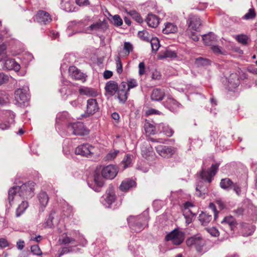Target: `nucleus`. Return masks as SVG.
I'll use <instances>...</instances> for the list:
<instances>
[{"mask_svg": "<svg viewBox=\"0 0 257 257\" xmlns=\"http://www.w3.org/2000/svg\"><path fill=\"white\" fill-rule=\"evenodd\" d=\"M209 208L212 210L214 213V219L216 220L217 217V211L215 205L213 203H210L209 204Z\"/></svg>", "mask_w": 257, "mask_h": 257, "instance_id": "0e129e2a", "label": "nucleus"}, {"mask_svg": "<svg viewBox=\"0 0 257 257\" xmlns=\"http://www.w3.org/2000/svg\"><path fill=\"white\" fill-rule=\"evenodd\" d=\"M4 68L9 70H14L15 71H18L20 69L21 66L15 59H8L5 61Z\"/></svg>", "mask_w": 257, "mask_h": 257, "instance_id": "dca6fc26", "label": "nucleus"}, {"mask_svg": "<svg viewBox=\"0 0 257 257\" xmlns=\"http://www.w3.org/2000/svg\"><path fill=\"white\" fill-rule=\"evenodd\" d=\"M68 131L74 135L84 136L88 134V131L83 123L77 122L70 123L68 126Z\"/></svg>", "mask_w": 257, "mask_h": 257, "instance_id": "6e6552de", "label": "nucleus"}, {"mask_svg": "<svg viewBox=\"0 0 257 257\" xmlns=\"http://www.w3.org/2000/svg\"><path fill=\"white\" fill-rule=\"evenodd\" d=\"M118 152L119 151L117 150L110 152L106 155L105 157L106 160L107 161L113 160L116 157Z\"/></svg>", "mask_w": 257, "mask_h": 257, "instance_id": "864d4df0", "label": "nucleus"}, {"mask_svg": "<svg viewBox=\"0 0 257 257\" xmlns=\"http://www.w3.org/2000/svg\"><path fill=\"white\" fill-rule=\"evenodd\" d=\"M219 166V164H213L208 170H206L203 167L200 174L202 180L207 182L208 184L210 183L212 178L217 173Z\"/></svg>", "mask_w": 257, "mask_h": 257, "instance_id": "20e7f679", "label": "nucleus"}, {"mask_svg": "<svg viewBox=\"0 0 257 257\" xmlns=\"http://www.w3.org/2000/svg\"><path fill=\"white\" fill-rule=\"evenodd\" d=\"M9 80V76L3 72L0 73V85L7 83Z\"/></svg>", "mask_w": 257, "mask_h": 257, "instance_id": "bf43d9fd", "label": "nucleus"}, {"mask_svg": "<svg viewBox=\"0 0 257 257\" xmlns=\"http://www.w3.org/2000/svg\"><path fill=\"white\" fill-rule=\"evenodd\" d=\"M102 23L100 21L97 22L87 27L85 30V32L90 33L91 31H98L102 27Z\"/></svg>", "mask_w": 257, "mask_h": 257, "instance_id": "c9c22d12", "label": "nucleus"}, {"mask_svg": "<svg viewBox=\"0 0 257 257\" xmlns=\"http://www.w3.org/2000/svg\"><path fill=\"white\" fill-rule=\"evenodd\" d=\"M136 185V182L132 179H126L122 181L119 189L122 191H127Z\"/></svg>", "mask_w": 257, "mask_h": 257, "instance_id": "412c9836", "label": "nucleus"}, {"mask_svg": "<svg viewBox=\"0 0 257 257\" xmlns=\"http://www.w3.org/2000/svg\"><path fill=\"white\" fill-rule=\"evenodd\" d=\"M99 109L97 100L95 98H90L87 101L86 110L85 115L88 116L93 115L98 111Z\"/></svg>", "mask_w": 257, "mask_h": 257, "instance_id": "9d476101", "label": "nucleus"}, {"mask_svg": "<svg viewBox=\"0 0 257 257\" xmlns=\"http://www.w3.org/2000/svg\"><path fill=\"white\" fill-rule=\"evenodd\" d=\"M156 149L158 154L164 158L171 157L175 153V149L171 147L159 146Z\"/></svg>", "mask_w": 257, "mask_h": 257, "instance_id": "2eb2a0df", "label": "nucleus"}, {"mask_svg": "<svg viewBox=\"0 0 257 257\" xmlns=\"http://www.w3.org/2000/svg\"><path fill=\"white\" fill-rule=\"evenodd\" d=\"M94 181L95 184L99 187L102 186L103 185V182L101 177L97 174L94 175Z\"/></svg>", "mask_w": 257, "mask_h": 257, "instance_id": "5fc2aeb1", "label": "nucleus"}, {"mask_svg": "<svg viewBox=\"0 0 257 257\" xmlns=\"http://www.w3.org/2000/svg\"><path fill=\"white\" fill-rule=\"evenodd\" d=\"M116 71L117 73L121 74L122 72V66L121 62L120 59L119 57H117L116 59Z\"/></svg>", "mask_w": 257, "mask_h": 257, "instance_id": "6e6d98bb", "label": "nucleus"}, {"mask_svg": "<svg viewBox=\"0 0 257 257\" xmlns=\"http://www.w3.org/2000/svg\"><path fill=\"white\" fill-rule=\"evenodd\" d=\"M202 39L204 44L208 46H212L213 44L216 41V36L212 33H209L208 34L203 35Z\"/></svg>", "mask_w": 257, "mask_h": 257, "instance_id": "bb28decb", "label": "nucleus"}, {"mask_svg": "<svg viewBox=\"0 0 257 257\" xmlns=\"http://www.w3.org/2000/svg\"><path fill=\"white\" fill-rule=\"evenodd\" d=\"M240 226V233L243 236L250 235L255 230L254 226L245 223H242Z\"/></svg>", "mask_w": 257, "mask_h": 257, "instance_id": "f3484780", "label": "nucleus"}, {"mask_svg": "<svg viewBox=\"0 0 257 257\" xmlns=\"http://www.w3.org/2000/svg\"><path fill=\"white\" fill-rule=\"evenodd\" d=\"M112 22L115 26H120L122 24V20L118 15H115L112 17Z\"/></svg>", "mask_w": 257, "mask_h": 257, "instance_id": "09e8293b", "label": "nucleus"}, {"mask_svg": "<svg viewBox=\"0 0 257 257\" xmlns=\"http://www.w3.org/2000/svg\"><path fill=\"white\" fill-rule=\"evenodd\" d=\"M255 16V13L254 9H250L248 12L244 16V18L246 20L252 19Z\"/></svg>", "mask_w": 257, "mask_h": 257, "instance_id": "4d7b16f0", "label": "nucleus"}, {"mask_svg": "<svg viewBox=\"0 0 257 257\" xmlns=\"http://www.w3.org/2000/svg\"><path fill=\"white\" fill-rule=\"evenodd\" d=\"M221 223L228 225L231 230H234L236 225V222L232 216L224 217L221 221Z\"/></svg>", "mask_w": 257, "mask_h": 257, "instance_id": "2f4dec72", "label": "nucleus"}, {"mask_svg": "<svg viewBox=\"0 0 257 257\" xmlns=\"http://www.w3.org/2000/svg\"><path fill=\"white\" fill-rule=\"evenodd\" d=\"M187 33L189 37L191 38L194 41H198L199 37L194 32H192V30L187 29Z\"/></svg>", "mask_w": 257, "mask_h": 257, "instance_id": "052dcab7", "label": "nucleus"}, {"mask_svg": "<svg viewBox=\"0 0 257 257\" xmlns=\"http://www.w3.org/2000/svg\"><path fill=\"white\" fill-rule=\"evenodd\" d=\"M235 39L240 43L245 45L247 43L248 37L245 35H238L236 36Z\"/></svg>", "mask_w": 257, "mask_h": 257, "instance_id": "49530a36", "label": "nucleus"}, {"mask_svg": "<svg viewBox=\"0 0 257 257\" xmlns=\"http://www.w3.org/2000/svg\"><path fill=\"white\" fill-rule=\"evenodd\" d=\"M31 252L34 255H41L42 254V252L38 245H32L31 247Z\"/></svg>", "mask_w": 257, "mask_h": 257, "instance_id": "8fccbe9b", "label": "nucleus"}, {"mask_svg": "<svg viewBox=\"0 0 257 257\" xmlns=\"http://www.w3.org/2000/svg\"><path fill=\"white\" fill-rule=\"evenodd\" d=\"M132 162V156L131 155H126L123 160L121 162V164L123 165V168L126 169L129 167Z\"/></svg>", "mask_w": 257, "mask_h": 257, "instance_id": "ea45409f", "label": "nucleus"}, {"mask_svg": "<svg viewBox=\"0 0 257 257\" xmlns=\"http://www.w3.org/2000/svg\"><path fill=\"white\" fill-rule=\"evenodd\" d=\"M117 98L119 100V102L124 103L127 98V95L128 94V91L126 90V91H123V90H117Z\"/></svg>", "mask_w": 257, "mask_h": 257, "instance_id": "4c0bfd02", "label": "nucleus"}, {"mask_svg": "<svg viewBox=\"0 0 257 257\" xmlns=\"http://www.w3.org/2000/svg\"><path fill=\"white\" fill-rule=\"evenodd\" d=\"M165 107L172 112L177 111L181 106L180 103L171 97H168L167 100L164 102Z\"/></svg>", "mask_w": 257, "mask_h": 257, "instance_id": "ddd939ff", "label": "nucleus"}, {"mask_svg": "<svg viewBox=\"0 0 257 257\" xmlns=\"http://www.w3.org/2000/svg\"><path fill=\"white\" fill-rule=\"evenodd\" d=\"M133 49L132 45L129 42H125L124 43V49L126 51L127 54H128Z\"/></svg>", "mask_w": 257, "mask_h": 257, "instance_id": "e2e57ef3", "label": "nucleus"}, {"mask_svg": "<svg viewBox=\"0 0 257 257\" xmlns=\"http://www.w3.org/2000/svg\"><path fill=\"white\" fill-rule=\"evenodd\" d=\"M8 100L9 98L6 92L0 91V105L6 103Z\"/></svg>", "mask_w": 257, "mask_h": 257, "instance_id": "603ef678", "label": "nucleus"}, {"mask_svg": "<svg viewBox=\"0 0 257 257\" xmlns=\"http://www.w3.org/2000/svg\"><path fill=\"white\" fill-rule=\"evenodd\" d=\"M213 53L216 55L224 54V52L218 45H212L211 47Z\"/></svg>", "mask_w": 257, "mask_h": 257, "instance_id": "13d9d810", "label": "nucleus"}, {"mask_svg": "<svg viewBox=\"0 0 257 257\" xmlns=\"http://www.w3.org/2000/svg\"><path fill=\"white\" fill-rule=\"evenodd\" d=\"M139 74L142 76L145 74V65L144 62H140L139 65Z\"/></svg>", "mask_w": 257, "mask_h": 257, "instance_id": "680f3d73", "label": "nucleus"}, {"mask_svg": "<svg viewBox=\"0 0 257 257\" xmlns=\"http://www.w3.org/2000/svg\"><path fill=\"white\" fill-rule=\"evenodd\" d=\"M198 218L201 224L206 226L212 220V216L206 212H202L199 214Z\"/></svg>", "mask_w": 257, "mask_h": 257, "instance_id": "c85d7f7f", "label": "nucleus"}, {"mask_svg": "<svg viewBox=\"0 0 257 257\" xmlns=\"http://www.w3.org/2000/svg\"><path fill=\"white\" fill-rule=\"evenodd\" d=\"M71 251H72V248L68 247H63V248H62V249L59 255V256L60 257L64 254L69 253Z\"/></svg>", "mask_w": 257, "mask_h": 257, "instance_id": "338daca9", "label": "nucleus"}, {"mask_svg": "<svg viewBox=\"0 0 257 257\" xmlns=\"http://www.w3.org/2000/svg\"><path fill=\"white\" fill-rule=\"evenodd\" d=\"M240 83L239 79L236 74H231L228 78L226 88L229 91H233Z\"/></svg>", "mask_w": 257, "mask_h": 257, "instance_id": "4468645a", "label": "nucleus"}, {"mask_svg": "<svg viewBox=\"0 0 257 257\" xmlns=\"http://www.w3.org/2000/svg\"><path fill=\"white\" fill-rule=\"evenodd\" d=\"M59 241L60 244H63L64 245L68 244H73L74 246H76L77 244V242L76 240L70 236H68L67 234H63L62 235L61 237L59 238Z\"/></svg>", "mask_w": 257, "mask_h": 257, "instance_id": "b1692460", "label": "nucleus"}, {"mask_svg": "<svg viewBox=\"0 0 257 257\" xmlns=\"http://www.w3.org/2000/svg\"><path fill=\"white\" fill-rule=\"evenodd\" d=\"M70 73H72V76L77 80H80L83 78V74L81 73L75 66H71L69 68Z\"/></svg>", "mask_w": 257, "mask_h": 257, "instance_id": "72a5a7b5", "label": "nucleus"}, {"mask_svg": "<svg viewBox=\"0 0 257 257\" xmlns=\"http://www.w3.org/2000/svg\"><path fill=\"white\" fill-rule=\"evenodd\" d=\"M138 36L142 39L147 42H149L150 40L153 38L152 34L147 30L139 31L138 33Z\"/></svg>", "mask_w": 257, "mask_h": 257, "instance_id": "e433bc0d", "label": "nucleus"}, {"mask_svg": "<svg viewBox=\"0 0 257 257\" xmlns=\"http://www.w3.org/2000/svg\"><path fill=\"white\" fill-rule=\"evenodd\" d=\"M129 14L138 23H141L143 22V19L140 15L137 12L135 11H131L129 12Z\"/></svg>", "mask_w": 257, "mask_h": 257, "instance_id": "c03bdc74", "label": "nucleus"}, {"mask_svg": "<svg viewBox=\"0 0 257 257\" xmlns=\"http://www.w3.org/2000/svg\"><path fill=\"white\" fill-rule=\"evenodd\" d=\"M178 31V28L176 25L171 23H167L165 25V28L163 29V33L165 34L175 33Z\"/></svg>", "mask_w": 257, "mask_h": 257, "instance_id": "c756f323", "label": "nucleus"}, {"mask_svg": "<svg viewBox=\"0 0 257 257\" xmlns=\"http://www.w3.org/2000/svg\"><path fill=\"white\" fill-rule=\"evenodd\" d=\"M6 49L7 46L5 44L0 45V61H2L6 57Z\"/></svg>", "mask_w": 257, "mask_h": 257, "instance_id": "3c124183", "label": "nucleus"}, {"mask_svg": "<svg viewBox=\"0 0 257 257\" xmlns=\"http://www.w3.org/2000/svg\"><path fill=\"white\" fill-rule=\"evenodd\" d=\"M115 200V195L114 191L112 189H110L107 192L106 196L104 198V202H103L106 207L109 208L110 205L114 202Z\"/></svg>", "mask_w": 257, "mask_h": 257, "instance_id": "aec40b11", "label": "nucleus"}, {"mask_svg": "<svg viewBox=\"0 0 257 257\" xmlns=\"http://www.w3.org/2000/svg\"><path fill=\"white\" fill-rule=\"evenodd\" d=\"M95 151V149L93 146L86 143L80 145L76 148L75 153L77 155L89 158L92 157L94 154Z\"/></svg>", "mask_w": 257, "mask_h": 257, "instance_id": "39448f33", "label": "nucleus"}, {"mask_svg": "<svg viewBox=\"0 0 257 257\" xmlns=\"http://www.w3.org/2000/svg\"><path fill=\"white\" fill-rule=\"evenodd\" d=\"M15 185L11 188L8 193V201L10 206L12 205L15 198L18 196L24 199H31L34 195V184L32 182L23 183L16 179Z\"/></svg>", "mask_w": 257, "mask_h": 257, "instance_id": "f257e3e1", "label": "nucleus"}, {"mask_svg": "<svg viewBox=\"0 0 257 257\" xmlns=\"http://www.w3.org/2000/svg\"><path fill=\"white\" fill-rule=\"evenodd\" d=\"M187 22L188 25V29L195 31H198L202 24L200 18L198 16L192 14L189 15Z\"/></svg>", "mask_w": 257, "mask_h": 257, "instance_id": "9b49d317", "label": "nucleus"}, {"mask_svg": "<svg viewBox=\"0 0 257 257\" xmlns=\"http://www.w3.org/2000/svg\"><path fill=\"white\" fill-rule=\"evenodd\" d=\"M118 172V169L117 166L109 165L102 168L101 175L105 179L112 180L116 177Z\"/></svg>", "mask_w": 257, "mask_h": 257, "instance_id": "1a4fd4ad", "label": "nucleus"}, {"mask_svg": "<svg viewBox=\"0 0 257 257\" xmlns=\"http://www.w3.org/2000/svg\"><path fill=\"white\" fill-rule=\"evenodd\" d=\"M195 63L198 66L207 65L210 64L209 60L202 57H199L196 59Z\"/></svg>", "mask_w": 257, "mask_h": 257, "instance_id": "de8ad7c7", "label": "nucleus"}, {"mask_svg": "<svg viewBox=\"0 0 257 257\" xmlns=\"http://www.w3.org/2000/svg\"><path fill=\"white\" fill-rule=\"evenodd\" d=\"M146 21L148 26L152 28H156L159 24V20L158 17L153 14H149Z\"/></svg>", "mask_w": 257, "mask_h": 257, "instance_id": "5701e85b", "label": "nucleus"}, {"mask_svg": "<svg viewBox=\"0 0 257 257\" xmlns=\"http://www.w3.org/2000/svg\"><path fill=\"white\" fill-rule=\"evenodd\" d=\"M105 89L108 93L112 95L117 91L118 84L114 81H109L106 83Z\"/></svg>", "mask_w": 257, "mask_h": 257, "instance_id": "4be33fe9", "label": "nucleus"}, {"mask_svg": "<svg viewBox=\"0 0 257 257\" xmlns=\"http://www.w3.org/2000/svg\"><path fill=\"white\" fill-rule=\"evenodd\" d=\"M163 57L174 59L177 57V53L174 51L167 49L163 53Z\"/></svg>", "mask_w": 257, "mask_h": 257, "instance_id": "37998d69", "label": "nucleus"}, {"mask_svg": "<svg viewBox=\"0 0 257 257\" xmlns=\"http://www.w3.org/2000/svg\"><path fill=\"white\" fill-rule=\"evenodd\" d=\"M165 238L167 241H171L174 244L179 245L184 239V234L182 231L175 229L168 234Z\"/></svg>", "mask_w": 257, "mask_h": 257, "instance_id": "0eeeda50", "label": "nucleus"}, {"mask_svg": "<svg viewBox=\"0 0 257 257\" xmlns=\"http://www.w3.org/2000/svg\"><path fill=\"white\" fill-rule=\"evenodd\" d=\"M152 50L156 52L160 47V43L159 39L156 37H153L150 40Z\"/></svg>", "mask_w": 257, "mask_h": 257, "instance_id": "a19ab883", "label": "nucleus"}, {"mask_svg": "<svg viewBox=\"0 0 257 257\" xmlns=\"http://www.w3.org/2000/svg\"><path fill=\"white\" fill-rule=\"evenodd\" d=\"M6 115L8 117L9 120L7 122L0 123V129L5 130L8 129L11 124L15 122V114L11 111H8L6 112Z\"/></svg>", "mask_w": 257, "mask_h": 257, "instance_id": "a211bd4d", "label": "nucleus"}, {"mask_svg": "<svg viewBox=\"0 0 257 257\" xmlns=\"http://www.w3.org/2000/svg\"><path fill=\"white\" fill-rule=\"evenodd\" d=\"M144 129L147 135H154L155 134V126L149 121H145Z\"/></svg>", "mask_w": 257, "mask_h": 257, "instance_id": "473e14b6", "label": "nucleus"}, {"mask_svg": "<svg viewBox=\"0 0 257 257\" xmlns=\"http://www.w3.org/2000/svg\"><path fill=\"white\" fill-rule=\"evenodd\" d=\"M79 92L81 95H86L88 97H95L98 95V92L96 89L86 87L80 88Z\"/></svg>", "mask_w": 257, "mask_h": 257, "instance_id": "6ab92c4d", "label": "nucleus"}, {"mask_svg": "<svg viewBox=\"0 0 257 257\" xmlns=\"http://www.w3.org/2000/svg\"><path fill=\"white\" fill-rule=\"evenodd\" d=\"M126 83L127 85V90L128 91L131 89L135 88L138 85L137 80L133 78L127 79Z\"/></svg>", "mask_w": 257, "mask_h": 257, "instance_id": "79ce46f5", "label": "nucleus"}, {"mask_svg": "<svg viewBox=\"0 0 257 257\" xmlns=\"http://www.w3.org/2000/svg\"><path fill=\"white\" fill-rule=\"evenodd\" d=\"M165 95V92L159 88L154 89L151 94V99L155 101L162 100Z\"/></svg>", "mask_w": 257, "mask_h": 257, "instance_id": "393cba45", "label": "nucleus"}, {"mask_svg": "<svg viewBox=\"0 0 257 257\" xmlns=\"http://www.w3.org/2000/svg\"><path fill=\"white\" fill-rule=\"evenodd\" d=\"M186 243L190 248H195L197 252H201L205 244V241L201 235L197 234L187 239Z\"/></svg>", "mask_w": 257, "mask_h": 257, "instance_id": "7ed1b4c3", "label": "nucleus"}, {"mask_svg": "<svg viewBox=\"0 0 257 257\" xmlns=\"http://www.w3.org/2000/svg\"><path fill=\"white\" fill-rule=\"evenodd\" d=\"M233 182L229 178L222 179L220 183V187L224 189H229L232 188Z\"/></svg>", "mask_w": 257, "mask_h": 257, "instance_id": "f704fd0d", "label": "nucleus"}, {"mask_svg": "<svg viewBox=\"0 0 257 257\" xmlns=\"http://www.w3.org/2000/svg\"><path fill=\"white\" fill-rule=\"evenodd\" d=\"M61 8L66 12H71L73 6L70 0H63L61 3Z\"/></svg>", "mask_w": 257, "mask_h": 257, "instance_id": "58836bf2", "label": "nucleus"}, {"mask_svg": "<svg viewBox=\"0 0 257 257\" xmlns=\"http://www.w3.org/2000/svg\"><path fill=\"white\" fill-rule=\"evenodd\" d=\"M146 114L147 115H150L152 114H160V112L154 108H150L147 110Z\"/></svg>", "mask_w": 257, "mask_h": 257, "instance_id": "69168bd1", "label": "nucleus"}, {"mask_svg": "<svg viewBox=\"0 0 257 257\" xmlns=\"http://www.w3.org/2000/svg\"><path fill=\"white\" fill-rule=\"evenodd\" d=\"M52 19L49 14L44 11H39L36 15L34 21L40 24L46 25L51 21Z\"/></svg>", "mask_w": 257, "mask_h": 257, "instance_id": "f8f14e48", "label": "nucleus"}, {"mask_svg": "<svg viewBox=\"0 0 257 257\" xmlns=\"http://www.w3.org/2000/svg\"><path fill=\"white\" fill-rule=\"evenodd\" d=\"M160 78L161 75L159 71L155 70L152 72V78L153 79L159 80L160 79Z\"/></svg>", "mask_w": 257, "mask_h": 257, "instance_id": "774afa93", "label": "nucleus"}, {"mask_svg": "<svg viewBox=\"0 0 257 257\" xmlns=\"http://www.w3.org/2000/svg\"><path fill=\"white\" fill-rule=\"evenodd\" d=\"M128 223L131 228L135 232L141 231L147 225V217L143 215L139 216H130L127 218Z\"/></svg>", "mask_w": 257, "mask_h": 257, "instance_id": "f03ea898", "label": "nucleus"}, {"mask_svg": "<svg viewBox=\"0 0 257 257\" xmlns=\"http://www.w3.org/2000/svg\"><path fill=\"white\" fill-rule=\"evenodd\" d=\"M42 210H44V208L46 206L48 201L49 197L47 194L45 192H41L38 196Z\"/></svg>", "mask_w": 257, "mask_h": 257, "instance_id": "a878e982", "label": "nucleus"}, {"mask_svg": "<svg viewBox=\"0 0 257 257\" xmlns=\"http://www.w3.org/2000/svg\"><path fill=\"white\" fill-rule=\"evenodd\" d=\"M202 183V182L198 183V184L197 185L196 188V191L198 192L197 195L200 197L202 196V194L204 195L207 192L206 187H201V185L199 184Z\"/></svg>", "mask_w": 257, "mask_h": 257, "instance_id": "a18cd8bd", "label": "nucleus"}, {"mask_svg": "<svg viewBox=\"0 0 257 257\" xmlns=\"http://www.w3.org/2000/svg\"><path fill=\"white\" fill-rule=\"evenodd\" d=\"M16 104L20 107H25L28 104L29 95L26 89L19 88L15 92Z\"/></svg>", "mask_w": 257, "mask_h": 257, "instance_id": "423d86ee", "label": "nucleus"}, {"mask_svg": "<svg viewBox=\"0 0 257 257\" xmlns=\"http://www.w3.org/2000/svg\"><path fill=\"white\" fill-rule=\"evenodd\" d=\"M29 207V203L27 201H23L21 204H20L16 209V216L20 217L22 214L24 213L26 210Z\"/></svg>", "mask_w": 257, "mask_h": 257, "instance_id": "7c9ffc66", "label": "nucleus"}, {"mask_svg": "<svg viewBox=\"0 0 257 257\" xmlns=\"http://www.w3.org/2000/svg\"><path fill=\"white\" fill-rule=\"evenodd\" d=\"M158 127L160 132H163L168 137H171L174 133L173 130L166 123H160L158 124Z\"/></svg>", "mask_w": 257, "mask_h": 257, "instance_id": "cd10ccee", "label": "nucleus"}]
</instances>
